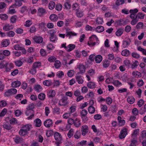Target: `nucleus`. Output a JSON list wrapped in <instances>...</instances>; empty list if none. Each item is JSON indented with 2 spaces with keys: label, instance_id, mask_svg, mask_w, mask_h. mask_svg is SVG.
Segmentation results:
<instances>
[{
  "label": "nucleus",
  "instance_id": "obj_63",
  "mask_svg": "<svg viewBox=\"0 0 146 146\" xmlns=\"http://www.w3.org/2000/svg\"><path fill=\"white\" fill-rule=\"evenodd\" d=\"M124 64L125 66L129 68L130 66V61L129 60H126L124 61Z\"/></svg>",
  "mask_w": 146,
  "mask_h": 146
},
{
  "label": "nucleus",
  "instance_id": "obj_30",
  "mask_svg": "<svg viewBox=\"0 0 146 146\" xmlns=\"http://www.w3.org/2000/svg\"><path fill=\"white\" fill-rule=\"evenodd\" d=\"M76 16L78 18H81L83 15V11L78 10L76 12Z\"/></svg>",
  "mask_w": 146,
  "mask_h": 146
},
{
  "label": "nucleus",
  "instance_id": "obj_44",
  "mask_svg": "<svg viewBox=\"0 0 146 146\" xmlns=\"http://www.w3.org/2000/svg\"><path fill=\"white\" fill-rule=\"evenodd\" d=\"M95 111V108L92 106H90L88 108L89 112L91 114H93L94 113Z\"/></svg>",
  "mask_w": 146,
  "mask_h": 146
},
{
  "label": "nucleus",
  "instance_id": "obj_62",
  "mask_svg": "<svg viewBox=\"0 0 146 146\" xmlns=\"http://www.w3.org/2000/svg\"><path fill=\"white\" fill-rule=\"evenodd\" d=\"M0 18L3 20H6L8 18V16L6 14H1L0 15Z\"/></svg>",
  "mask_w": 146,
  "mask_h": 146
},
{
  "label": "nucleus",
  "instance_id": "obj_46",
  "mask_svg": "<svg viewBox=\"0 0 146 146\" xmlns=\"http://www.w3.org/2000/svg\"><path fill=\"white\" fill-rule=\"evenodd\" d=\"M64 8L66 9H70L71 5L69 2H66L64 3Z\"/></svg>",
  "mask_w": 146,
  "mask_h": 146
},
{
  "label": "nucleus",
  "instance_id": "obj_24",
  "mask_svg": "<svg viewBox=\"0 0 146 146\" xmlns=\"http://www.w3.org/2000/svg\"><path fill=\"white\" fill-rule=\"evenodd\" d=\"M102 56L100 55H98L95 57V61L97 63H99L102 60Z\"/></svg>",
  "mask_w": 146,
  "mask_h": 146
},
{
  "label": "nucleus",
  "instance_id": "obj_38",
  "mask_svg": "<svg viewBox=\"0 0 146 146\" xmlns=\"http://www.w3.org/2000/svg\"><path fill=\"white\" fill-rule=\"evenodd\" d=\"M104 29V27L101 26H98L96 29V31L98 33H101L103 31Z\"/></svg>",
  "mask_w": 146,
  "mask_h": 146
},
{
  "label": "nucleus",
  "instance_id": "obj_53",
  "mask_svg": "<svg viewBox=\"0 0 146 146\" xmlns=\"http://www.w3.org/2000/svg\"><path fill=\"white\" fill-rule=\"evenodd\" d=\"M60 62L59 60H56L55 61L54 64V65L56 68L58 69L60 68Z\"/></svg>",
  "mask_w": 146,
  "mask_h": 146
},
{
  "label": "nucleus",
  "instance_id": "obj_32",
  "mask_svg": "<svg viewBox=\"0 0 146 146\" xmlns=\"http://www.w3.org/2000/svg\"><path fill=\"white\" fill-rule=\"evenodd\" d=\"M127 101L130 104H133L135 101V99L133 96H129L127 99Z\"/></svg>",
  "mask_w": 146,
  "mask_h": 146
},
{
  "label": "nucleus",
  "instance_id": "obj_37",
  "mask_svg": "<svg viewBox=\"0 0 146 146\" xmlns=\"http://www.w3.org/2000/svg\"><path fill=\"white\" fill-rule=\"evenodd\" d=\"M41 66V63L39 62H36L33 63L32 67L35 69L37 68H39Z\"/></svg>",
  "mask_w": 146,
  "mask_h": 146
},
{
  "label": "nucleus",
  "instance_id": "obj_1",
  "mask_svg": "<svg viewBox=\"0 0 146 146\" xmlns=\"http://www.w3.org/2000/svg\"><path fill=\"white\" fill-rule=\"evenodd\" d=\"M31 127V125H23L19 131V135L21 136H24L27 135L28 133V131L30 130Z\"/></svg>",
  "mask_w": 146,
  "mask_h": 146
},
{
  "label": "nucleus",
  "instance_id": "obj_18",
  "mask_svg": "<svg viewBox=\"0 0 146 146\" xmlns=\"http://www.w3.org/2000/svg\"><path fill=\"white\" fill-rule=\"evenodd\" d=\"M21 84L20 82L18 80L13 82L11 84V87L12 88H17Z\"/></svg>",
  "mask_w": 146,
  "mask_h": 146
},
{
  "label": "nucleus",
  "instance_id": "obj_33",
  "mask_svg": "<svg viewBox=\"0 0 146 146\" xmlns=\"http://www.w3.org/2000/svg\"><path fill=\"white\" fill-rule=\"evenodd\" d=\"M130 40H124L123 42L122 45L123 47L126 48L130 44Z\"/></svg>",
  "mask_w": 146,
  "mask_h": 146
},
{
  "label": "nucleus",
  "instance_id": "obj_41",
  "mask_svg": "<svg viewBox=\"0 0 146 146\" xmlns=\"http://www.w3.org/2000/svg\"><path fill=\"white\" fill-rule=\"evenodd\" d=\"M74 133V130L72 129H71L69 131L67 135L68 137L70 138L73 135Z\"/></svg>",
  "mask_w": 146,
  "mask_h": 146
},
{
  "label": "nucleus",
  "instance_id": "obj_57",
  "mask_svg": "<svg viewBox=\"0 0 146 146\" xmlns=\"http://www.w3.org/2000/svg\"><path fill=\"white\" fill-rule=\"evenodd\" d=\"M17 19V17L16 15L12 16L10 19V21L12 23H14L16 22Z\"/></svg>",
  "mask_w": 146,
  "mask_h": 146
},
{
  "label": "nucleus",
  "instance_id": "obj_39",
  "mask_svg": "<svg viewBox=\"0 0 146 146\" xmlns=\"http://www.w3.org/2000/svg\"><path fill=\"white\" fill-rule=\"evenodd\" d=\"M45 95L44 93H40L39 94L38 96V98L41 100H44L45 98Z\"/></svg>",
  "mask_w": 146,
  "mask_h": 146
},
{
  "label": "nucleus",
  "instance_id": "obj_14",
  "mask_svg": "<svg viewBox=\"0 0 146 146\" xmlns=\"http://www.w3.org/2000/svg\"><path fill=\"white\" fill-rule=\"evenodd\" d=\"M13 139L15 142L16 144H18L22 143L23 140L22 138L18 135H16L14 138H13Z\"/></svg>",
  "mask_w": 146,
  "mask_h": 146
},
{
  "label": "nucleus",
  "instance_id": "obj_6",
  "mask_svg": "<svg viewBox=\"0 0 146 146\" xmlns=\"http://www.w3.org/2000/svg\"><path fill=\"white\" fill-rule=\"evenodd\" d=\"M68 98L66 97H64L59 101L58 104L62 106H65L68 104Z\"/></svg>",
  "mask_w": 146,
  "mask_h": 146
},
{
  "label": "nucleus",
  "instance_id": "obj_13",
  "mask_svg": "<svg viewBox=\"0 0 146 146\" xmlns=\"http://www.w3.org/2000/svg\"><path fill=\"white\" fill-rule=\"evenodd\" d=\"M10 40L8 39L3 40L1 42V46L3 47H6L8 46L10 44Z\"/></svg>",
  "mask_w": 146,
  "mask_h": 146
},
{
  "label": "nucleus",
  "instance_id": "obj_48",
  "mask_svg": "<svg viewBox=\"0 0 146 146\" xmlns=\"http://www.w3.org/2000/svg\"><path fill=\"white\" fill-rule=\"evenodd\" d=\"M139 129H135L132 134V137H136L139 134Z\"/></svg>",
  "mask_w": 146,
  "mask_h": 146
},
{
  "label": "nucleus",
  "instance_id": "obj_5",
  "mask_svg": "<svg viewBox=\"0 0 146 146\" xmlns=\"http://www.w3.org/2000/svg\"><path fill=\"white\" fill-rule=\"evenodd\" d=\"M89 131L88 126L86 125H84L82 126L81 131L82 135L83 136H85L88 133Z\"/></svg>",
  "mask_w": 146,
  "mask_h": 146
},
{
  "label": "nucleus",
  "instance_id": "obj_31",
  "mask_svg": "<svg viewBox=\"0 0 146 146\" xmlns=\"http://www.w3.org/2000/svg\"><path fill=\"white\" fill-rule=\"evenodd\" d=\"M123 29H119L115 33L116 36H120L123 34Z\"/></svg>",
  "mask_w": 146,
  "mask_h": 146
},
{
  "label": "nucleus",
  "instance_id": "obj_3",
  "mask_svg": "<svg viewBox=\"0 0 146 146\" xmlns=\"http://www.w3.org/2000/svg\"><path fill=\"white\" fill-rule=\"evenodd\" d=\"M17 92V90L15 88H11L6 91L4 93V96L8 97L15 94Z\"/></svg>",
  "mask_w": 146,
  "mask_h": 146
},
{
  "label": "nucleus",
  "instance_id": "obj_47",
  "mask_svg": "<svg viewBox=\"0 0 146 146\" xmlns=\"http://www.w3.org/2000/svg\"><path fill=\"white\" fill-rule=\"evenodd\" d=\"M131 143L130 144V146H136L137 143V141L134 138L131 140Z\"/></svg>",
  "mask_w": 146,
  "mask_h": 146
},
{
  "label": "nucleus",
  "instance_id": "obj_10",
  "mask_svg": "<svg viewBox=\"0 0 146 146\" xmlns=\"http://www.w3.org/2000/svg\"><path fill=\"white\" fill-rule=\"evenodd\" d=\"M77 68L80 70V72L77 73L78 74L84 73L85 72V67L83 64H80Z\"/></svg>",
  "mask_w": 146,
  "mask_h": 146
},
{
  "label": "nucleus",
  "instance_id": "obj_55",
  "mask_svg": "<svg viewBox=\"0 0 146 146\" xmlns=\"http://www.w3.org/2000/svg\"><path fill=\"white\" fill-rule=\"evenodd\" d=\"M143 24L142 22L138 23L136 26V28L137 29H142L143 27Z\"/></svg>",
  "mask_w": 146,
  "mask_h": 146
},
{
  "label": "nucleus",
  "instance_id": "obj_58",
  "mask_svg": "<svg viewBox=\"0 0 146 146\" xmlns=\"http://www.w3.org/2000/svg\"><path fill=\"white\" fill-rule=\"evenodd\" d=\"M146 112V104L144 106L143 109H141L139 111V113L141 115H142L145 113Z\"/></svg>",
  "mask_w": 146,
  "mask_h": 146
},
{
  "label": "nucleus",
  "instance_id": "obj_17",
  "mask_svg": "<svg viewBox=\"0 0 146 146\" xmlns=\"http://www.w3.org/2000/svg\"><path fill=\"white\" fill-rule=\"evenodd\" d=\"M34 41L37 43H40L43 41V38L42 37L39 36H35L33 38Z\"/></svg>",
  "mask_w": 146,
  "mask_h": 146
},
{
  "label": "nucleus",
  "instance_id": "obj_54",
  "mask_svg": "<svg viewBox=\"0 0 146 146\" xmlns=\"http://www.w3.org/2000/svg\"><path fill=\"white\" fill-rule=\"evenodd\" d=\"M106 102L108 105L111 104L112 102V100L111 98L108 97L106 98Z\"/></svg>",
  "mask_w": 146,
  "mask_h": 146
},
{
  "label": "nucleus",
  "instance_id": "obj_26",
  "mask_svg": "<svg viewBox=\"0 0 146 146\" xmlns=\"http://www.w3.org/2000/svg\"><path fill=\"white\" fill-rule=\"evenodd\" d=\"M13 28L12 25L9 24H6L3 27V29L5 31L10 30Z\"/></svg>",
  "mask_w": 146,
  "mask_h": 146
},
{
  "label": "nucleus",
  "instance_id": "obj_50",
  "mask_svg": "<svg viewBox=\"0 0 146 146\" xmlns=\"http://www.w3.org/2000/svg\"><path fill=\"white\" fill-rule=\"evenodd\" d=\"M76 107L74 106H72L69 109V112L70 114L74 113L76 110Z\"/></svg>",
  "mask_w": 146,
  "mask_h": 146
},
{
  "label": "nucleus",
  "instance_id": "obj_9",
  "mask_svg": "<svg viewBox=\"0 0 146 146\" xmlns=\"http://www.w3.org/2000/svg\"><path fill=\"white\" fill-rule=\"evenodd\" d=\"M44 124L46 127H50L52 126L53 122L52 120L50 119H47L44 121Z\"/></svg>",
  "mask_w": 146,
  "mask_h": 146
},
{
  "label": "nucleus",
  "instance_id": "obj_35",
  "mask_svg": "<svg viewBox=\"0 0 146 146\" xmlns=\"http://www.w3.org/2000/svg\"><path fill=\"white\" fill-rule=\"evenodd\" d=\"M43 84L45 86H49L52 85V82L50 80H45L43 82Z\"/></svg>",
  "mask_w": 146,
  "mask_h": 146
},
{
  "label": "nucleus",
  "instance_id": "obj_52",
  "mask_svg": "<svg viewBox=\"0 0 146 146\" xmlns=\"http://www.w3.org/2000/svg\"><path fill=\"white\" fill-rule=\"evenodd\" d=\"M137 17L138 19H143L144 18V17L145 16V14H143L142 13L139 12L138 13L137 15Z\"/></svg>",
  "mask_w": 146,
  "mask_h": 146
},
{
  "label": "nucleus",
  "instance_id": "obj_40",
  "mask_svg": "<svg viewBox=\"0 0 146 146\" xmlns=\"http://www.w3.org/2000/svg\"><path fill=\"white\" fill-rule=\"evenodd\" d=\"M95 84L94 82H89L87 84V86L88 88L91 89H93L95 88Z\"/></svg>",
  "mask_w": 146,
  "mask_h": 146
},
{
  "label": "nucleus",
  "instance_id": "obj_60",
  "mask_svg": "<svg viewBox=\"0 0 146 146\" xmlns=\"http://www.w3.org/2000/svg\"><path fill=\"white\" fill-rule=\"evenodd\" d=\"M40 53L42 56H45L47 55L46 50L43 48H41L40 50Z\"/></svg>",
  "mask_w": 146,
  "mask_h": 146
},
{
  "label": "nucleus",
  "instance_id": "obj_59",
  "mask_svg": "<svg viewBox=\"0 0 146 146\" xmlns=\"http://www.w3.org/2000/svg\"><path fill=\"white\" fill-rule=\"evenodd\" d=\"M7 109L5 108H4L0 113V117H2L4 116L5 114L7 113Z\"/></svg>",
  "mask_w": 146,
  "mask_h": 146
},
{
  "label": "nucleus",
  "instance_id": "obj_27",
  "mask_svg": "<svg viewBox=\"0 0 146 146\" xmlns=\"http://www.w3.org/2000/svg\"><path fill=\"white\" fill-rule=\"evenodd\" d=\"M102 63L103 67L104 68H108L110 65V62L107 60H104L102 62Z\"/></svg>",
  "mask_w": 146,
  "mask_h": 146
},
{
  "label": "nucleus",
  "instance_id": "obj_61",
  "mask_svg": "<svg viewBox=\"0 0 146 146\" xmlns=\"http://www.w3.org/2000/svg\"><path fill=\"white\" fill-rule=\"evenodd\" d=\"M35 106L34 104L33 103H32L29 104L28 107L27 108V110L29 111L33 110Z\"/></svg>",
  "mask_w": 146,
  "mask_h": 146
},
{
  "label": "nucleus",
  "instance_id": "obj_43",
  "mask_svg": "<svg viewBox=\"0 0 146 146\" xmlns=\"http://www.w3.org/2000/svg\"><path fill=\"white\" fill-rule=\"evenodd\" d=\"M55 4L54 1H50L48 5V7L49 9L52 10L55 7Z\"/></svg>",
  "mask_w": 146,
  "mask_h": 146
},
{
  "label": "nucleus",
  "instance_id": "obj_34",
  "mask_svg": "<svg viewBox=\"0 0 146 146\" xmlns=\"http://www.w3.org/2000/svg\"><path fill=\"white\" fill-rule=\"evenodd\" d=\"M133 76L136 78H139L141 76V74L140 72L137 71H134L132 73Z\"/></svg>",
  "mask_w": 146,
  "mask_h": 146
},
{
  "label": "nucleus",
  "instance_id": "obj_64",
  "mask_svg": "<svg viewBox=\"0 0 146 146\" xmlns=\"http://www.w3.org/2000/svg\"><path fill=\"white\" fill-rule=\"evenodd\" d=\"M87 141H86L83 140L78 143V146H85L87 145Z\"/></svg>",
  "mask_w": 146,
  "mask_h": 146
},
{
  "label": "nucleus",
  "instance_id": "obj_19",
  "mask_svg": "<svg viewBox=\"0 0 146 146\" xmlns=\"http://www.w3.org/2000/svg\"><path fill=\"white\" fill-rule=\"evenodd\" d=\"M49 18L51 21L55 22L58 20V17L56 15L53 14L50 15Z\"/></svg>",
  "mask_w": 146,
  "mask_h": 146
},
{
  "label": "nucleus",
  "instance_id": "obj_36",
  "mask_svg": "<svg viewBox=\"0 0 146 146\" xmlns=\"http://www.w3.org/2000/svg\"><path fill=\"white\" fill-rule=\"evenodd\" d=\"M80 8V5L77 3H74L72 5V8L73 10L77 11Z\"/></svg>",
  "mask_w": 146,
  "mask_h": 146
},
{
  "label": "nucleus",
  "instance_id": "obj_28",
  "mask_svg": "<svg viewBox=\"0 0 146 146\" xmlns=\"http://www.w3.org/2000/svg\"><path fill=\"white\" fill-rule=\"evenodd\" d=\"M75 45L73 44H70L67 46V51L70 52L73 50L75 47Z\"/></svg>",
  "mask_w": 146,
  "mask_h": 146
},
{
  "label": "nucleus",
  "instance_id": "obj_49",
  "mask_svg": "<svg viewBox=\"0 0 146 146\" xmlns=\"http://www.w3.org/2000/svg\"><path fill=\"white\" fill-rule=\"evenodd\" d=\"M132 56L136 59L139 58L140 56L138 53L136 52H133L131 54Z\"/></svg>",
  "mask_w": 146,
  "mask_h": 146
},
{
  "label": "nucleus",
  "instance_id": "obj_7",
  "mask_svg": "<svg viewBox=\"0 0 146 146\" xmlns=\"http://www.w3.org/2000/svg\"><path fill=\"white\" fill-rule=\"evenodd\" d=\"M127 134V129L126 128H124L121 130L119 135V137L121 139L124 138Z\"/></svg>",
  "mask_w": 146,
  "mask_h": 146
},
{
  "label": "nucleus",
  "instance_id": "obj_4",
  "mask_svg": "<svg viewBox=\"0 0 146 146\" xmlns=\"http://www.w3.org/2000/svg\"><path fill=\"white\" fill-rule=\"evenodd\" d=\"M129 17L132 19L131 24L133 25H135L139 21L136 14H130Z\"/></svg>",
  "mask_w": 146,
  "mask_h": 146
},
{
  "label": "nucleus",
  "instance_id": "obj_20",
  "mask_svg": "<svg viewBox=\"0 0 146 146\" xmlns=\"http://www.w3.org/2000/svg\"><path fill=\"white\" fill-rule=\"evenodd\" d=\"M3 127L4 128L8 130H10L12 128L11 124L8 122L4 123L3 125Z\"/></svg>",
  "mask_w": 146,
  "mask_h": 146
},
{
  "label": "nucleus",
  "instance_id": "obj_2",
  "mask_svg": "<svg viewBox=\"0 0 146 146\" xmlns=\"http://www.w3.org/2000/svg\"><path fill=\"white\" fill-rule=\"evenodd\" d=\"M54 137L56 141L55 143L57 146L62 143V137L61 135L58 132H56L54 134Z\"/></svg>",
  "mask_w": 146,
  "mask_h": 146
},
{
  "label": "nucleus",
  "instance_id": "obj_23",
  "mask_svg": "<svg viewBox=\"0 0 146 146\" xmlns=\"http://www.w3.org/2000/svg\"><path fill=\"white\" fill-rule=\"evenodd\" d=\"M15 3L11 5V7L13 6L19 7L22 5V1L21 0H15Z\"/></svg>",
  "mask_w": 146,
  "mask_h": 146
},
{
  "label": "nucleus",
  "instance_id": "obj_12",
  "mask_svg": "<svg viewBox=\"0 0 146 146\" xmlns=\"http://www.w3.org/2000/svg\"><path fill=\"white\" fill-rule=\"evenodd\" d=\"M38 15L40 17L43 16L45 13H46L45 9L42 7L38 8Z\"/></svg>",
  "mask_w": 146,
  "mask_h": 146
},
{
  "label": "nucleus",
  "instance_id": "obj_11",
  "mask_svg": "<svg viewBox=\"0 0 146 146\" xmlns=\"http://www.w3.org/2000/svg\"><path fill=\"white\" fill-rule=\"evenodd\" d=\"M74 125L75 127H79L81 125V120L78 118H76L75 120H74Z\"/></svg>",
  "mask_w": 146,
  "mask_h": 146
},
{
  "label": "nucleus",
  "instance_id": "obj_22",
  "mask_svg": "<svg viewBox=\"0 0 146 146\" xmlns=\"http://www.w3.org/2000/svg\"><path fill=\"white\" fill-rule=\"evenodd\" d=\"M56 92L54 90H50L48 91L47 95L49 98H52L56 95Z\"/></svg>",
  "mask_w": 146,
  "mask_h": 146
},
{
  "label": "nucleus",
  "instance_id": "obj_51",
  "mask_svg": "<svg viewBox=\"0 0 146 146\" xmlns=\"http://www.w3.org/2000/svg\"><path fill=\"white\" fill-rule=\"evenodd\" d=\"M62 5L60 3H58L57 4L56 6L55 9L57 11H60L62 10Z\"/></svg>",
  "mask_w": 146,
  "mask_h": 146
},
{
  "label": "nucleus",
  "instance_id": "obj_56",
  "mask_svg": "<svg viewBox=\"0 0 146 146\" xmlns=\"http://www.w3.org/2000/svg\"><path fill=\"white\" fill-rule=\"evenodd\" d=\"M137 49L139 51L142 52L143 54L146 55V50L145 49L143 48L140 46H138Z\"/></svg>",
  "mask_w": 146,
  "mask_h": 146
},
{
  "label": "nucleus",
  "instance_id": "obj_25",
  "mask_svg": "<svg viewBox=\"0 0 146 146\" xmlns=\"http://www.w3.org/2000/svg\"><path fill=\"white\" fill-rule=\"evenodd\" d=\"M76 80L79 84H82L84 82V80L81 76L78 75L76 76Z\"/></svg>",
  "mask_w": 146,
  "mask_h": 146
},
{
  "label": "nucleus",
  "instance_id": "obj_15",
  "mask_svg": "<svg viewBox=\"0 0 146 146\" xmlns=\"http://www.w3.org/2000/svg\"><path fill=\"white\" fill-rule=\"evenodd\" d=\"M34 90L37 92L39 93L42 90V88L39 84L35 85L34 87Z\"/></svg>",
  "mask_w": 146,
  "mask_h": 146
},
{
  "label": "nucleus",
  "instance_id": "obj_8",
  "mask_svg": "<svg viewBox=\"0 0 146 146\" xmlns=\"http://www.w3.org/2000/svg\"><path fill=\"white\" fill-rule=\"evenodd\" d=\"M5 65V71L7 72H10L14 67L13 64L11 63H6Z\"/></svg>",
  "mask_w": 146,
  "mask_h": 146
},
{
  "label": "nucleus",
  "instance_id": "obj_29",
  "mask_svg": "<svg viewBox=\"0 0 146 146\" xmlns=\"http://www.w3.org/2000/svg\"><path fill=\"white\" fill-rule=\"evenodd\" d=\"M121 55L124 56H128L130 54L129 51L127 49H125L122 51Z\"/></svg>",
  "mask_w": 146,
  "mask_h": 146
},
{
  "label": "nucleus",
  "instance_id": "obj_21",
  "mask_svg": "<svg viewBox=\"0 0 146 146\" xmlns=\"http://www.w3.org/2000/svg\"><path fill=\"white\" fill-rule=\"evenodd\" d=\"M66 36H75L77 35V34L73 33L72 31H69L70 29H66Z\"/></svg>",
  "mask_w": 146,
  "mask_h": 146
},
{
  "label": "nucleus",
  "instance_id": "obj_45",
  "mask_svg": "<svg viewBox=\"0 0 146 146\" xmlns=\"http://www.w3.org/2000/svg\"><path fill=\"white\" fill-rule=\"evenodd\" d=\"M9 122L10 124L15 125L17 123V120L15 118H11L9 120Z\"/></svg>",
  "mask_w": 146,
  "mask_h": 146
},
{
  "label": "nucleus",
  "instance_id": "obj_42",
  "mask_svg": "<svg viewBox=\"0 0 146 146\" xmlns=\"http://www.w3.org/2000/svg\"><path fill=\"white\" fill-rule=\"evenodd\" d=\"M14 7H15L13 6L11 7V6H10L8 11L9 14H13L16 12L15 9H13Z\"/></svg>",
  "mask_w": 146,
  "mask_h": 146
},
{
  "label": "nucleus",
  "instance_id": "obj_16",
  "mask_svg": "<svg viewBox=\"0 0 146 146\" xmlns=\"http://www.w3.org/2000/svg\"><path fill=\"white\" fill-rule=\"evenodd\" d=\"M34 124L36 127H39L41 126L42 123L40 119L37 118L34 120Z\"/></svg>",
  "mask_w": 146,
  "mask_h": 146
}]
</instances>
